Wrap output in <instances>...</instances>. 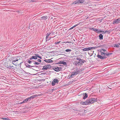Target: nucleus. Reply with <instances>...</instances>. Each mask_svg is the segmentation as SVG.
I'll return each mask as SVG.
<instances>
[{"mask_svg": "<svg viewBox=\"0 0 120 120\" xmlns=\"http://www.w3.org/2000/svg\"><path fill=\"white\" fill-rule=\"evenodd\" d=\"M23 103V101L22 102H20V103H19V104H22V103Z\"/></svg>", "mask_w": 120, "mask_h": 120, "instance_id": "3c124183", "label": "nucleus"}, {"mask_svg": "<svg viewBox=\"0 0 120 120\" xmlns=\"http://www.w3.org/2000/svg\"><path fill=\"white\" fill-rule=\"evenodd\" d=\"M101 53V55H104V52H100Z\"/></svg>", "mask_w": 120, "mask_h": 120, "instance_id": "ea45409f", "label": "nucleus"}, {"mask_svg": "<svg viewBox=\"0 0 120 120\" xmlns=\"http://www.w3.org/2000/svg\"><path fill=\"white\" fill-rule=\"evenodd\" d=\"M120 18H119L118 19H115V20L113 21L112 23L113 24H118L120 23Z\"/></svg>", "mask_w": 120, "mask_h": 120, "instance_id": "39448f33", "label": "nucleus"}, {"mask_svg": "<svg viewBox=\"0 0 120 120\" xmlns=\"http://www.w3.org/2000/svg\"><path fill=\"white\" fill-rule=\"evenodd\" d=\"M72 50L70 49H67L65 50V51L66 52H71Z\"/></svg>", "mask_w": 120, "mask_h": 120, "instance_id": "bb28decb", "label": "nucleus"}, {"mask_svg": "<svg viewBox=\"0 0 120 120\" xmlns=\"http://www.w3.org/2000/svg\"><path fill=\"white\" fill-rule=\"evenodd\" d=\"M98 33L99 32H102V31L100 29H98Z\"/></svg>", "mask_w": 120, "mask_h": 120, "instance_id": "c9c22d12", "label": "nucleus"}, {"mask_svg": "<svg viewBox=\"0 0 120 120\" xmlns=\"http://www.w3.org/2000/svg\"><path fill=\"white\" fill-rule=\"evenodd\" d=\"M62 68L58 67V71H62Z\"/></svg>", "mask_w": 120, "mask_h": 120, "instance_id": "2f4dec72", "label": "nucleus"}, {"mask_svg": "<svg viewBox=\"0 0 120 120\" xmlns=\"http://www.w3.org/2000/svg\"><path fill=\"white\" fill-rule=\"evenodd\" d=\"M37 96H38L37 95H33L27 98L28 100H29L30 101V100L31 99H33Z\"/></svg>", "mask_w": 120, "mask_h": 120, "instance_id": "6e6552de", "label": "nucleus"}, {"mask_svg": "<svg viewBox=\"0 0 120 120\" xmlns=\"http://www.w3.org/2000/svg\"><path fill=\"white\" fill-rule=\"evenodd\" d=\"M48 69L47 67V66H44L43 68L42 69V70H47Z\"/></svg>", "mask_w": 120, "mask_h": 120, "instance_id": "b1692460", "label": "nucleus"}, {"mask_svg": "<svg viewBox=\"0 0 120 120\" xmlns=\"http://www.w3.org/2000/svg\"><path fill=\"white\" fill-rule=\"evenodd\" d=\"M45 62L48 63H52L53 62V61L51 59H45L44 60Z\"/></svg>", "mask_w": 120, "mask_h": 120, "instance_id": "ddd939ff", "label": "nucleus"}, {"mask_svg": "<svg viewBox=\"0 0 120 120\" xmlns=\"http://www.w3.org/2000/svg\"><path fill=\"white\" fill-rule=\"evenodd\" d=\"M29 59L30 60L33 59L32 56L29 58Z\"/></svg>", "mask_w": 120, "mask_h": 120, "instance_id": "de8ad7c7", "label": "nucleus"}, {"mask_svg": "<svg viewBox=\"0 0 120 120\" xmlns=\"http://www.w3.org/2000/svg\"><path fill=\"white\" fill-rule=\"evenodd\" d=\"M32 61L30 60H29L28 61V63L29 64H31V63Z\"/></svg>", "mask_w": 120, "mask_h": 120, "instance_id": "4c0bfd02", "label": "nucleus"}, {"mask_svg": "<svg viewBox=\"0 0 120 120\" xmlns=\"http://www.w3.org/2000/svg\"><path fill=\"white\" fill-rule=\"evenodd\" d=\"M72 82H73V81H70L68 83H69V84H70L72 83Z\"/></svg>", "mask_w": 120, "mask_h": 120, "instance_id": "c03bdc74", "label": "nucleus"}, {"mask_svg": "<svg viewBox=\"0 0 120 120\" xmlns=\"http://www.w3.org/2000/svg\"><path fill=\"white\" fill-rule=\"evenodd\" d=\"M85 0H77L74 2L73 3L75 4H79L80 3H83Z\"/></svg>", "mask_w": 120, "mask_h": 120, "instance_id": "7ed1b4c3", "label": "nucleus"}, {"mask_svg": "<svg viewBox=\"0 0 120 120\" xmlns=\"http://www.w3.org/2000/svg\"><path fill=\"white\" fill-rule=\"evenodd\" d=\"M47 68H51V66L50 65H47Z\"/></svg>", "mask_w": 120, "mask_h": 120, "instance_id": "473e14b6", "label": "nucleus"}, {"mask_svg": "<svg viewBox=\"0 0 120 120\" xmlns=\"http://www.w3.org/2000/svg\"><path fill=\"white\" fill-rule=\"evenodd\" d=\"M1 119L5 120H10L8 118H6L2 117Z\"/></svg>", "mask_w": 120, "mask_h": 120, "instance_id": "5701e85b", "label": "nucleus"}, {"mask_svg": "<svg viewBox=\"0 0 120 120\" xmlns=\"http://www.w3.org/2000/svg\"><path fill=\"white\" fill-rule=\"evenodd\" d=\"M119 44L120 45V43H119Z\"/></svg>", "mask_w": 120, "mask_h": 120, "instance_id": "5fc2aeb1", "label": "nucleus"}, {"mask_svg": "<svg viewBox=\"0 0 120 120\" xmlns=\"http://www.w3.org/2000/svg\"><path fill=\"white\" fill-rule=\"evenodd\" d=\"M94 28L93 27H92L91 28V30H93V31H94Z\"/></svg>", "mask_w": 120, "mask_h": 120, "instance_id": "a18cd8bd", "label": "nucleus"}, {"mask_svg": "<svg viewBox=\"0 0 120 120\" xmlns=\"http://www.w3.org/2000/svg\"><path fill=\"white\" fill-rule=\"evenodd\" d=\"M77 60L79 61H76L75 62V65L78 66L79 65L81 66L82 65L83 63L86 62L85 60L80 58H77Z\"/></svg>", "mask_w": 120, "mask_h": 120, "instance_id": "f03ea898", "label": "nucleus"}, {"mask_svg": "<svg viewBox=\"0 0 120 120\" xmlns=\"http://www.w3.org/2000/svg\"><path fill=\"white\" fill-rule=\"evenodd\" d=\"M54 70L56 71H58V67H54L53 68Z\"/></svg>", "mask_w": 120, "mask_h": 120, "instance_id": "a211bd4d", "label": "nucleus"}, {"mask_svg": "<svg viewBox=\"0 0 120 120\" xmlns=\"http://www.w3.org/2000/svg\"><path fill=\"white\" fill-rule=\"evenodd\" d=\"M114 46L115 47L118 48L119 47V45L118 44H115L114 45Z\"/></svg>", "mask_w": 120, "mask_h": 120, "instance_id": "aec40b11", "label": "nucleus"}, {"mask_svg": "<svg viewBox=\"0 0 120 120\" xmlns=\"http://www.w3.org/2000/svg\"><path fill=\"white\" fill-rule=\"evenodd\" d=\"M41 18L44 20H46L48 19V17L47 16H44L42 17Z\"/></svg>", "mask_w": 120, "mask_h": 120, "instance_id": "4468645a", "label": "nucleus"}, {"mask_svg": "<svg viewBox=\"0 0 120 120\" xmlns=\"http://www.w3.org/2000/svg\"><path fill=\"white\" fill-rule=\"evenodd\" d=\"M112 54V53L108 52L107 53L106 56H108L109 55H110Z\"/></svg>", "mask_w": 120, "mask_h": 120, "instance_id": "c756f323", "label": "nucleus"}, {"mask_svg": "<svg viewBox=\"0 0 120 120\" xmlns=\"http://www.w3.org/2000/svg\"><path fill=\"white\" fill-rule=\"evenodd\" d=\"M108 31L107 30H105V31H102V34H105V33L107 32Z\"/></svg>", "mask_w": 120, "mask_h": 120, "instance_id": "72a5a7b5", "label": "nucleus"}, {"mask_svg": "<svg viewBox=\"0 0 120 120\" xmlns=\"http://www.w3.org/2000/svg\"><path fill=\"white\" fill-rule=\"evenodd\" d=\"M58 64H64V65H67V63L66 62H64L63 61H61L59 62L58 63Z\"/></svg>", "mask_w": 120, "mask_h": 120, "instance_id": "f8f14e48", "label": "nucleus"}, {"mask_svg": "<svg viewBox=\"0 0 120 120\" xmlns=\"http://www.w3.org/2000/svg\"><path fill=\"white\" fill-rule=\"evenodd\" d=\"M75 73V75H77L80 72L79 69H77L75 70L73 72Z\"/></svg>", "mask_w": 120, "mask_h": 120, "instance_id": "9b49d317", "label": "nucleus"}, {"mask_svg": "<svg viewBox=\"0 0 120 120\" xmlns=\"http://www.w3.org/2000/svg\"><path fill=\"white\" fill-rule=\"evenodd\" d=\"M58 82V80L57 79H54L52 82V86H54L55 85L56 83L57 84Z\"/></svg>", "mask_w": 120, "mask_h": 120, "instance_id": "20e7f679", "label": "nucleus"}, {"mask_svg": "<svg viewBox=\"0 0 120 120\" xmlns=\"http://www.w3.org/2000/svg\"><path fill=\"white\" fill-rule=\"evenodd\" d=\"M106 52H104V56H106L107 53H105Z\"/></svg>", "mask_w": 120, "mask_h": 120, "instance_id": "a19ab883", "label": "nucleus"}, {"mask_svg": "<svg viewBox=\"0 0 120 120\" xmlns=\"http://www.w3.org/2000/svg\"><path fill=\"white\" fill-rule=\"evenodd\" d=\"M18 60H18V59H16V60H12V64H14L15 65V64H14V63H15L16 61H18Z\"/></svg>", "mask_w": 120, "mask_h": 120, "instance_id": "cd10ccee", "label": "nucleus"}, {"mask_svg": "<svg viewBox=\"0 0 120 120\" xmlns=\"http://www.w3.org/2000/svg\"><path fill=\"white\" fill-rule=\"evenodd\" d=\"M78 25V24H76V25H74V26H73L72 27H73V28H74L76 26H77Z\"/></svg>", "mask_w": 120, "mask_h": 120, "instance_id": "58836bf2", "label": "nucleus"}, {"mask_svg": "<svg viewBox=\"0 0 120 120\" xmlns=\"http://www.w3.org/2000/svg\"><path fill=\"white\" fill-rule=\"evenodd\" d=\"M34 64L37 65H39L40 64V63H39L35 61L34 62Z\"/></svg>", "mask_w": 120, "mask_h": 120, "instance_id": "7c9ffc66", "label": "nucleus"}, {"mask_svg": "<svg viewBox=\"0 0 120 120\" xmlns=\"http://www.w3.org/2000/svg\"><path fill=\"white\" fill-rule=\"evenodd\" d=\"M48 36H46V41H47L48 40V39H47L48 38Z\"/></svg>", "mask_w": 120, "mask_h": 120, "instance_id": "49530a36", "label": "nucleus"}, {"mask_svg": "<svg viewBox=\"0 0 120 120\" xmlns=\"http://www.w3.org/2000/svg\"><path fill=\"white\" fill-rule=\"evenodd\" d=\"M51 37H50L48 39L47 41H49V40H50L51 39Z\"/></svg>", "mask_w": 120, "mask_h": 120, "instance_id": "603ef678", "label": "nucleus"}, {"mask_svg": "<svg viewBox=\"0 0 120 120\" xmlns=\"http://www.w3.org/2000/svg\"><path fill=\"white\" fill-rule=\"evenodd\" d=\"M25 65L26 67L28 68H32L34 67V66H32L28 64L27 63L25 64Z\"/></svg>", "mask_w": 120, "mask_h": 120, "instance_id": "9d476101", "label": "nucleus"}, {"mask_svg": "<svg viewBox=\"0 0 120 120\" xmlns=\"http://www.w3.org/2000/svg\"><path fill=\"white\" fill-rule=\"evenodd\" d=\"M81 104L83 105H87L86 101L84 102H81Z\"/></svg>", "mask_w": 120, "mask_h": 120, "instance_id": "4be33fe9", "label": "nucleus"}, {"mask_svg": "<svg viewBox=\"0 0 120 120\" xmlns=\"http://www.w3.org/2000/svg\"><path fill=\"white\" fill-rule=\"evenodd\" d=\"M83 99H86V98H87L88 96L87 94L86 93L84 94H83Z\"/></svg>", "mask_w": 120, "mask_h": 120, "instance_id": "dca6fc26", "label": "nucleus"}, {"mask_svg": "<svg viewBox=\"0 0 120 120\" xmlns=\"http://www.w3.org/2000/svg\"><path fill=\"white\" fill-rule=\"evenodd\" d=\"M29 100L28 99V98L25 99L23 101V103H25L27 102Z\"/></svg>", "mask_w": 120, "mask_h": 120, "instance_id": "393cba45", "label": "nucleus"}, {"mask_svg": "<svg viewBox=\"0 0 120 120\" xmlns=\"http://www.w3.org/2000/svg\"><path fill=\"white\" fill-rule=\"evenodd\" d=\"M75 75V73L73 72L71 74V75L69 77V78L71 79L72 78H73L74 77V76Z\"/></svg>", "mask_w": 120, "mask_h": 120, "instance_id": "2eb2a0df", "label": "nucleus"}, {"mask_svg": "<svg viewBox=\"0 0 120 120\" xmlns=\"http://www.w3.org/2000/svg\"><path fill=\"white\" fill-rule=\"evenodd\" d=\"M107 52V51H106L105 50L103 49H101L100 51V52Z\"/></svg>", "mask_w": 120, "mask_h": 120, "instance_id": "412c9836", "label": "nucleus"}, {"mask_svg": "<svg viewBox=\"0 0 120 120\" xmlns=\"http://www.w3.org/2000/svg\"><path fill=\"white\" fill-rule=\"evenodd\" d=\"M31 2H32L35 1V0H30Z\"/></svg>", "mask_w": 120, "mask_h": 120, "instance_id": "09e8293b", "label": "nucleus"}, {"mask_svg": "<svg viewBox=\"0 0 120 120\" xmlns=\"http://www.w3.org/2000/svg\"><path fill=\"white\" fill-rule=\"evenodd\" d=\"M37 61L40 62H41V60L40 59H38L37 60Z\"/></svg>", "mask_w": 120, "mask_h": 120, "instance_id": "e433bc0d", "label": "nucleus"}, {"mask_svg": "<svg viewBox=\"0 0 120 120\" xmlns=\"http://www.w3.org/2000/svg\"><path fill=\"white\" fill-rule=\"evenodd\" d=\"M25 65L26 67L28 68H32L34 67V66H32L28 64L27 63L25 64Z\"/></svg>", "mask_w": 120, "mask_h": 120, "instance_id": "1a4fd4ad", "label": "nucleus"}, {"mask_svg": "<svg viewBox=\"0 0 120 120\" xmlns=\"http://www.w3.org/2000/svg\"><path fill=\"white\" fill-rule=\"evenodd\" d=\"M33 59H38V58L36 56H32Z\"/></svg>", "mask_w": 120, "mask_h": 120, "instance_id": "a878e982", "label": "nucleus"}, {"mask_svg": "<svg viewBox=\"0 0 120 120\" xmlns=\"http://www.w3.org/2000/svg\"><path fill=\"white\" fill-rule=\"evenodd\" d=\"M35 67H38V66H35Z\"/></svg>", "mask_w": 120, "mask_h": 120, "instance_id": "864d4df0", "label": "nucleus"}, {"mask_svg": "<svg viewBox=\"0 0 120 120\" xmlns=\"http://www.w3.org/2000/svg\"><path fill=\"white\" fill-rule=\"evenodd\" d=\"M94 49L93 47H90L87 48H85L83 49V51H88L91 49Z\"/></svg>", "mask_w": 120, "mask_h": 120, "instance_id": "423d86ee", "label": "nucleus"}, {"mask_svg": "<svg viewBox=\"0 0 120 120\" xmlns=\"http://www.w3.org/2000/svg\"><path fill=\"white\" fill-rule=\"evenodd\" d=\"M98 36L99 38V39L100 40H102L103 39V36L102 34H100Z\"/></svg>", "mask_w": 120, "mask_h": 120, "instance_id": "f3484780", "label": "nucleus"}, {"mask_svg": "<svg viewBox=\"0 0 120 120\" xmlns=\"http://www.w3.org/2000/svg\"><path fill=\"white\" fill-rule=\"evenodd\" d=\"M50 35V33H48L47 34H46V36H49V35Z\"/></svg>", "mask_w": 120, "mask_h": 120, "instance_id": "79ce46f5", "label": "nucleus"}, {"mask_svg": "<svg viewBox=\"0 0 120 120\" xmlns=\"http://www.w3.org/2000/svg\"><path fill=\"white\" fill-rule=\"evenodd\" d=\"M97 56L98 58L101 59H105L107 58V57L105 56H102L101 55H99V54H98L97 55Z\"/></svg>", "mask_w": 120, "mask_h": 120, "instance_id": "0eeeda50", "label": "nucleus"}, {"mask_svg": "<svg viewBox=\"0 0 120 120\" xmlns=\"http://www.w3.org/2000/svg\"><path fill=\"white\" fill-rule=\"evenodd\" d=\"M97 98H88L86 101L87 105L92 104L97 101Z\"/></svg>", "mask_w": 120, "mask_h": 120, "instance_id": "f257e3e1", "label": "nucleus"}, {"mask_svg": "<svg viewBox=\"0 0 120 120\" xmlns=\"http://www.w3.org/2000/svg\"><path fill=\"white\" fill-rule=\"evenodd\" d=\"M34 55L37 56V57H38L40 59H42L41 57V56H40L38 54H34Z\"/></svg>", "mask_w": 120, "mask_h": 120, "instance_id": "6ab92c4d", "label": "nucleus"}, {"mask_svg": "<svg viewBox=\"0 0 120 120\" xmlns=\"http://www.w3.org/2000/svg\"><path fill=\"white\" fill-rule=\"evenodd\" d=\"M73 27H71L69 29V30H71L72 29H73Z\"/></svg>", "mask_w": 120, "mask_h": 120, "instance_id": "8fccbe9b", "label": "nucleus"}, {"mask_svg": "<svg viewBox=\"0 0 120 120\" xmlns=\"http://www.w3.org/2000/svg\"><path fill=\"white\" fill-rule=\"evenodd\" d=\"M98 29H97L95 28L94 31L96 33H98Z\"/></svg>", "mask_w": 120, "mask_h": 120, "instance_id": "c85d7f7f", "label": "nucleus"}, {"mask_svg": "<svg viewBox=\"0 0 120 120\" xmlns=\"http://www.w3.org/2000/svg\"><path fill=\"white\" fill-rule=\"evenodd\" d=\"M56 89H54V88H53L51 90V91H55L56 90Z\"/></svg>", "mask_w": 120, "mask_h": 120, "instance_id": "37998d69", "label": "nucleus"}, {"mask_svg": "<svg viewBox=\"0 0 120 120\" xmlns=\"http://www.w3.org/2000/svg\"><path fill=\"white\" fill-rule=\"evenodd\" d=\"M60 42H61V41H59L57 42H56L55 43V44H58L60 43Z\"/></svg>", "mask_w": 120, "mask_h": 120, "instance_id": "f704fd0d", "label": "nucleus"}]
</instances>
